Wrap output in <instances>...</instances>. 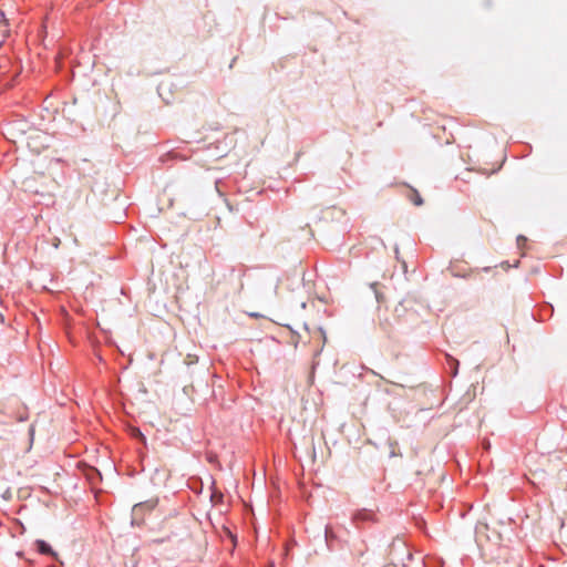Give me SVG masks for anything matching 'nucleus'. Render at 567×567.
Returning <instances> with one entry per match:
<instances>
[{
	"label": "nucleus",
	"instance_id": "39448f33",
	"mask_svg": "<svg viewBox=\"0 0 567 567\" xmlns=\"http://www.w3.org/2000/svg\"><path fill=\"white\" fill-rule=\"evenodd\" d=\"M37 545H38V549L40 550V553H42V554H51L52 553L50 545H48L44 540H38Z\"/></svg>",
	"mask_w": 567,
	"mask_h": 567
},
{
	"label": "nucleus",
	"instance_id": "0eeeda50",
	"mask_svg": "<svg viewBox=\"0 0 567 567\" xmlns=\"http://www.w3.org/2000/svg\"><path fill=\"white\" fill-rule=\"evenodd\" d=\"M215 498H216V501H221L223 495H221V494H219V495L217 496V495H215V494H214V495H213V499H215Z\"/></svg>",
	"mask_w": 567,
	"mask_h": 567
},
{
	"label": "nucleus",
	"instance_id": "f03ea898",
	"mask_svg": "<svg viewBox=\"0 0 567 567\" xmlns=\"http://www.w3.org/2000/svg\"><path fill=\"white\" fill-rule=\"evenodd\" d=\"M488 525L485 523H478L475 528L476 542L480 546H483L484 543L489 540V536L487 534Z\"/></svg>",
	"mask_w": 567,
	"mask_h": 567
},
{
	"label": "nucleus",
	"instance_id": "6e6552de",
	"mask_svg": "<svg viewBox=\"0 0 567 567\" xmlns=\"http://www.w3.org/2000/svg\"><path fill=\"white\" fill-rule=\"evenodd\" d=\"M215 498H216V501H221L223 495H221V494H219V495L217 496V495H215V494H214V495H213V499H215Z\"/></svg>",
	"mask_w": 567,
	"mask_h": 567
},
{
	"label": "nucleus",
	"instance_id": "20e7f679",
	"mask_svg": "<svg viewBox=\"0 0 567 567\" xmlns=\"http://www.w3.org/2000/svg\"><path fill=\"white\" fill-rule=\"evenodd\" d=\"M410 199L413 202L414 205L421 206L423 204L421 195L417 193V190L412 189L410 194Z\"/></svg>",
	"mask_w": 567,
	"mask_h": 567
},
{
	"label": "nucleus",
	"instance_id": "f257e3e1",
	"mask_svg": "<svg viewBox=\"0 0 567 567\" xmlns=\"http://www.w3.org/2000/svg\"><path fill=\"white\" fill-rule=\"evenodd\" d=\"M24 140L29 150L35 154H40L49 146V138L47 134L39 130L30 131Z\"/></svg>",
	"mask_w": 567,
	"mask_h": 567
},
{
	"label": "nucleus",
	"instance_id": "423d86ee",
	"mask_svg": "<svg viewBox=\"0 0 567 567\" xmlns=\"http://www.w3.org/2000/svg\"><path fill=\"white\" fill-rule=\"evenodd\" d=\"M517 243H518L519 246H522V245H524L526 243V238L524 236H519L517 238Z\"/></svg>",
	"mask_w": 567,
	"mask_h": 567
},
{
	"label": "nucleus",
	"instance_id": "7ed1b4c3",
	"mask_svg": "<svg viewBox=\"0 0 567 567\" xmlns=\"http://www.w3.org/2000/svg\"><path fill=\"white\" fill-rule=\"evenodd\" d=\"M156 506V501H148L145 503H140L134 506V511L143 509L144 507L147 509H153Z\"/></svg>",
	"mask_w": 567,
	"mask_h": 567
}]
</instances>
